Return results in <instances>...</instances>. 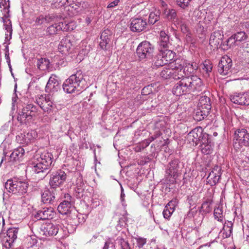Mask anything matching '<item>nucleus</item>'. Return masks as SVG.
I'll return each mask as SVG.
<instances>
[{"label": "nucleus", "mask_w": 249, "mask_h": 249, "mask_svg": "<svg viewBox=\"0 0 249 249\" xmlns=\"http://www.w3.org/2000/svg\"><path fill=\"white\" fill-rule=\"evenodd\" d=\"M152 93V86L148 85L144 87L142 90V94L147 95Z\"/></svg>", "instance_id": "obj_54"}, {"label": "nucleus", "mask_w": 249, "mask_h": 249, "mask_svg": "<svg viewBox=\"0 0 249 249\" xmlns=\"http://www.w3.org/2000/svg\"><path fill=\"white\" fill-rule=\"evenodd\" d=\"M232 38L235 39L236 42H241L247 39L248 36L245 32L240 31L232 35Z\"/></svg>", "instance_id": "obj_42"}, {"label": "nucleus", "mask_w": 249, "mask_h": 249, "mask_svg": "<svg viewBox=\"0 0 249 249\" xmlns=\"http://www.w3.org/2000/svg\"><path fill=\"white\" fill-rule=\"evenodd\" d=\"M55 193L53 189H46L41 195L42 201L44 204H53L55 201Z\"/></svg>", "instance_id": "obj_27"}, {"label": "nucleus", "mask_w": 249, "mask_h": 249, "mask_svg": "<svg viewBox=\"0 0 249 249\" xmlns=\"http://www.w3.org/2000/svg\"><path fill=\"white\" fill-rule=\"evenodd\" d=\"M4 186L9 192L18 196H21L27 193L29 183L22 178H13L8 179Z\"/></svg>", "instance_id": "obj_3"}, {"label": "nucleus", "mask_w": 249, "mask_h": 249, "mask_svg": "<svg viewBox=\"0 0 249 249\" xmlns=\"http://www.w3.org/2000/svg\"><path fill=\"white\" fill-rule=\"evenodd\" d=\"M182 168L179 159H175L171 160L167 165L166 174L171 178L176 179L178 176L179 172Z\"/></svg>", "instance_id": "obj_11"}, {"label": "nucleus", "mask_w": 249, "mask_h": 249, "mask_svg": "<svg viewBox=\"0 0 249 249\" xmlns=\"http://www.w3.org/2000/svg\"><path fill=\"white\" fill-rule=\"evenodd\" d=\"M177 28H179L183 34L188 33L190 32L188 26L187 24V21L183 19H179L176 20L174 24Z\"/></svg>", "instance_id": "obj_37"}, {"label": "nucleus", "mask_w": 249, "mask_h": 249, "mask_svg": "<svg viewBox=\"0 0 249 249\" xmlns=\"http://www.w3.org/2000/svg\"><path fill=\"white\" fill-rule=\"evenodd\" d=\"M55 213L53 208L45 207L38 211L35 214V217L37 220H46L52 219L55 215Z\"/></svg>", "instance_id": "obj_19"}, {"label": "nucleus", "mask_w": 249, "mask_h": 249, "mask_svg": "<svg viewBox=\"0 0 249 249\" xmlns=\"http://www.w3.org/2000/svg\"><path fill=\"white\" fill-rule=\"evenodd\" d=\"M221 174V167L218 165H215L207 178V183L212 186L215 185L218 182Z\"/></svg>", "instance_id": "obj_20"}, {"label": "nucleus", "mask_w": 249, "mask_h": 249, "mask_svg": "<svg viewBox=\"0 0 249 249\" xmlns=\"http://www.w3.org/2000/svg\"><path fill=\"white\" fill-rule=\"evenodd\" d=\"M37 135V132L34 130H31L28 133H20L16 136V141L20 144L26 145L33 142Z\"/></svg>", "instance_id": "obj_12"}, {"label": "nucleus", "mask_w": 249, "mask_h": 249, "mask_svg": "<svg viewBox=\"0 0 249 249\" xmlns=\"http://www.w3.org/2000/svg\"><path fill=\"white\" fill-rule=\"evenodd\" d=\"M147 25L146 19L142 17L134 18L130 19L129 28L133 32L140 33L144 30Z\"/></svg>", "instance_id": "obj_13"}, {"label": "nucleus", "mask_w": 249, "mask_h": 249, "mask_svg": "<svg viewBox=\"0 0 249 249\" xmlns=\"http://www.w3.org/2000/svg\"><path fill=\"white\" fill-rule=\"evenodd\" d=\"M173 212V208L169 207L168 205H166L162 212V214L164 218L166 219L169 220Z\"/></svg>", "instance_id": "obj_49"}, {"label": "nucleus", "mask_w": 249, "mask_h": 249, "mask_svg": "<svg viewBox=\"0 0 249 249\" xmlns=\"http://www.w3.org/2000/svg\"><path fill=\"white\" fill-rule=\"evenodd\" d=\"M163 18L172 21L174 24H175L176 20L179 19L177 17V12L174 9H163Z\"/></svg>", "instance_id": "obj_30"}, {"label": "nucleus", "mask_w": 249, "mask_h": 249, "mask_svg": "<svg viewBox=\"0 0 249 249\" xmlns=\"http://www.w3.org/2000/svg\"><path fill=\"white\" fill-rule=\"evenodd\" d=\"M68 2V0H55L52 3L53 8H59L64 5Z\"/></svg>", "instance_id": "obj_52"}, {"label": "nucleus", "mask_w": 249, "mask_h": 249, "mask_svg": "<svg viewBox=\"0 0 249 249\" xmlns=\"http://www.w3.org/2000/svg\"><path fill=\"white\" fill-rule=\"evenodd\" d=\"M209 135L206 133L203 134L201 140L200 148L203 153L207 155L211 154L212 152V146L211 142L209 141Z\"/></svg>", "instance_id": "obj_25"}, {"label": "nucleus", "mask_w": 249, "mask_h": 249, "mask_svg": "<svg viewBox=\"0 0 249 249\" xmlns=\"http://www.w3.org/2000/svg\"><path fill=\"white\" fill-rule=\"evenodd\" d=\"M232 60L227 56H223L218 65V72L220 74L226 76L232 73Z\"/></svg>", "instance_id": "obj_8"}, {"label": "nucleus", "mask_w": 249, "mask_h": 249, "mask_svg": "<svg viewBox=\"0 0 249 249\" xmlns=\"http://www.w3.org/2000/svg\"><path fill=\"white\" fill-rule=\"evenodd\" d=\"M74 42V36L69 35L64 37L59 44L58 49L64 54H68Z\"/></svg>", "instance_id": "obj_14"}, {"label": "nucleus", "mask_w": 249, "mask_h": 249, "mask_svg": "<svg viewBox=\"0 0 249 249\" xmlns=\"http://www.w3.org/2000/svg\"><path fill=\"white\" fill-rule=\"evenodd\" d=\"M170 67L172 70L171 73V79L181 80L183 77L186 76L181 60L178 59L176 61L175 64L171 63Z\"/></svg>", "instance_id": "obj_15"}, {"label": "nucleus", "mask_w": 249, "mask_h": 249, "mask_svg": "<svg viewBox=\"0 0 249 249\" xmlns=\"http://www.w3.org/2000/svg\"><path fill=\"white\" fill-rule=\"evenodd\" d=\"M232 231V223L231 221L225 222L220 233L223 238H227L231 236Z\"/></svg>", "instance_id": "obj_34"}, {"label": "nucleus", "mask_w": 249, "mask_h": 249, "mask_svg": "<svg viewBox=\"0 0 249 249\" xmlns=\"http://www.w3.org/2000/svg\"><path fill=\"white\" fill-rule=\"evenodd\" d=\"M213 66L211 62L209 60L205 61L203 64L202 70L206 72L207 75H209L210 72L212 71Z\"/></svg>", "instance_id": "obj_47"}, {"label": "nucleus", "mask_w": 249, "mask_h": 249, "mask_svg": "<svg viewBox=\"0 0 249 249\" xmlns=\"http://www.w3.org/2000/svg\"><path fill=\"white\" fill-rule=\"evenodd\" d=\"M37 68L41 71L47 70L50 67V61L48 59L41 58L37 60Z\"/></svg>", "instance_id": "obj_39"}, {"label": "nucleus", "mask_w": 249, "mask_h": 249, "mask_svg": "<svg viewBox=\"0 0 249 249\" xmlns=\"http://www.w3.org/2000/svg\"><path fill=\"white\" fill-rule=\"evenodd\" d=\"M166 66L162 68V70H161L160 75V76L163 79H171V71L172 69L167 68L166 67Z\"/></svg>", "instance_id": "obj_46"}, {"label": "nucleus", "mask_w": 249, "mask_h": 249, "mask_svg": "<svg viewBox=\"0 0 249 249\" xmlns=\"http://www.w3.org/2000/svg\"><path fill=\"white\" fill-rule=\"evenodd\" d=\"M64 198V200L58 205L57 210L61 214L65 215L71 212V209L73 206L75 199L69 194H65Z\"/></svg>", "instance_id": "obj_9"}, {"label": "nucleus", "mask_w": 249, "mask_h": 249, "mask_svg": "<svg viewBox=\"0 0 249 249\" xmlns=\"http://www.w3.org/2000/svg\"><path fill=\"white\" fill-rule=\"evenodd\" d=\"M184 34L186 35V36H185L186 41L188 43L192 42L193 39H192V37L191 36V32H189V33H186V34Z\"/></svg>", "instance_id": "obj_64"}, {"label": "nucleus", "mask_w": 249, "mask_h": 249, "mask_svg": "<svg viewBox=\"0 0 249 249\" xmlns=\"http://www.w3.org/2000/svg\"><path fill=\"white\" fill-rule=\"evenodd\" d=\"M213 215L214 218L217 221L223 222V210L221 207L218 206L214 210Z\"/></svg>", "instance_id": "obj_45"}, {"label": "nucleus", "mask_w": 249, "mask_h": 249, "mask_svg": "<svg viewBox=\"0 0 249 249\" xmlns=\"http://www.w3.org/2000/svg\"><path fill=\"white\" fill-rule=\"evenodd\" d=\"M37 111V107L34 105L32 104L25 105L21 110L19 111L18 120L20 121L21 122L23 121L25 123L31 122L33 117L36 116Z\"/></svg>", "instance_id": "obj_5"}, {"label": "nucleus", "mask_w": 249, "mask_h": 249, "mask_svg": "<svg viewBox=\"0 0 249 249\" xmlns=\"http://www.w3.org/2000/svg\"><path fill=\"white\" fill-rule=\"evenodd\" d=\"M77 192L78 193H81L84 190L83 187L84 186V184L82 181V178H78L76 183Z\"/></svg>", "instance_id": "obj_55"}, {"label": "nucleus", "mask_w": 249, "mask_h": 249, "mask_svg": "<svg viewBox=\"0 0 249 249\" xmlns=\"http://www.w3.org/2000/svg\"><path fill=\"white\" fill-rule=\"evenodd\" d=\"M45 22L44 16L43 15H40L36 20V23L38 25H41Z\"/></svg>", "instance_id": "obj_61"}, {"label": "nucleus", "mask_w": 249, "mask_h": 249, "mask_svg": "<svg viewBox=\"0 0 249 249\" xmlns=\"http://www.w3.org/2000/svg\"><path fill=\"white\" fill-rule=\"evenodd\" d=\"M114 247V243L110 240H107L105 243L103 249H109V248H113Z\"/></svg>", "instance_id": "obj_58"}, {"label": "nucleus", "mask_w": 249, "mask_h": 249, "mask_svg": "<svg viewBox=\"0 0 249 249\" xmlns=\"http://www.w3.org/2000/svg\"><path fill=\"white\" fill-rule=\"evenodd\" d=\"M166 64L163 61V59L161 58L160 59H157L154 63L153 65L154 67H159L160 66H163L166 65Z\"/></svg>", "instance_id": "obj_57"}, {"label": "nucleus", "mask_w": 249, "mask_h": 249, "mask_svg": "<svg viewBox=\"0 0 249 249\" xmlns=\"http://www.w3.org/2000/svg\"><path fill=\"white\" fill-rule=\"evenodd\" d=\"M172 92L176 96H181L192 93L188 76L183 77L174 87Z\"/></svg>", "instance_id": "obj_6"}, {"label": "nucleus", "mask_w": 249, "mask_h": 249, "mask_svg": "<svg viewBox=\"0 0 249 249\" xmlns=\"http://www.w3.org/2000/svg\"><path fill=\"white\" fill-rule=\"evenodd\" d=\"M209 113V111L202 109V110L197 107V110L195 116V119L197 121H200L206 117Z\"/></svg>", "instance_id": "obj_41"}, {"label": "nucleus", "mask_w": 249, "mask_h": 249, "mask_svg": "<svg viewBox=\"0 0 249 249\" xmlns=\"http://www.w3.org/2000/svg\"><path fill=\"white\" fill-rule=\"evenodd\" d=\"M87 87V82L84 78V75L81 71H77L65 80L63 84V89L65 92L71 93L80 92Z\"/></svg>", "instance_id": "obj_2"}, {"label": "nucleus", "mask_w": 249, "mask_h": 249, "mask_svg": "<svg viewBox=\"0 0 249 249\" xmlns=\"http://www.w3.org/2000/svg\"><path fill=\"white\" fill-rule=\"evenodd\" d=\"M224 35L221 30H217L212 33L209 39V44L214 48H218L223 44Z\"/></svg>", "instance_id": "obj_22"}, {"label": "nucleus", "mask_w": 249, "mask_h": 249, "mask_svg": "<svg viewBox=\"0 0 249 249\" xmlns=\"http://www.w3.org/2000/svg\"><path fill=\"white\" fill-rule=\"evenodd\" d=\"M60 88L58 77L54 74L50 76L46 86V90L50 92L57 91Z\"/></svg>", "instance_id": "obj_26"}, {"label": "nucleus", "mask_w": 249, "mask_h": 249, "mask_svg": "<svg viewBox=\"0 0 249 249\" xmlns=\"http://www.w3.org/2000/svg\"><path fill=\"white\" fill-rule=\"evenodd\" d=\"M188 77L192 93L196 94L203 90L204 85L199 77L196 75H191L188 76Z\"/></svg>", "instance_id": "obj_16"}, {"label": "nucleus", "mask_w": 249, "mask_h": 249, "mask_svg": "<svg viewBox=\"0 0 249 249\" xmlns=\"http://www.w3.org/2000/svg\"><path fill=\"white\" fill-rule=\"evenodd\" d=\"M200 132V134L198 135L197 132L199 131V129H194L190 132L187 135V139L190 142H192L193 143L196 144H197V142L199 141H200V135H201V130Z\"/></svg>", "instance_id": "obj_36"}, {"label": "nucleus", "mask_w": 249, "mask_h": 249, "mask_svg": "<svg viewBox=\"0 0 249 249\" xmlns=\"http://www.w3.org/2000/svg\"><path fill=\"white\" fill-rule=\"evenodd\" d=\"M53 160V154L44 151L41 154L36 155L32 162V171L35 174H40L44 178L51 171Z\"/></svg>", "instance_id": "obj_1"}, {"label": "nucleus", "mask_w": 249, "mask_h": 249, "mask_svg": "<svg viewBox=\"0 0 249 249\" xmlns=\"http://www.w3.org/2000/svg\"><path fill=\"white\" fill-rule=\"evenodd\" d=\"M111 32L108 29H106L102 32L100 36V42L99 46L101 49L107 51L110 48L109 42L110 39L109 36H111Z\"/></svg>", "instance_id": "obj_24"}, {"label": "nucleus", "mask_w": 249, "mask_h": 249, "mask_svg": "<svg viewBox=\"0 0 249 249\" xmlns=\"http://www.w3.org/2000/svg\"><path fill=\"white\" fill-rule=\"evenodd\" d=\"M161 52V57L166 64H169L170 66H171V63L175 64V61L178 60L176 59L171 61L174 58L175 53L170 50L166 49L164 51Z\"/></svg>", "instance_id": "obj_29"}, {"label": "nucleus", "mask_w": 249, "mask_h": 249, "mask_svg": "<svg viewBox=\"0 0 249 249\" xmlns=\"http://www.w3.org/2000/svg\"><path fill=\"white\" fill-rule=\"evenodd\" d=\"M60 30L58 29V23L53 24L47 28V32L50 35H54L57 33Z\"/></svg>", "instance_id": "obj_50"}, {"label": "nucleus", "mask_w": 249, "mask_h": 249, "mask_svg": "<svg viewBox=\"0 0 249 249\" xmlns=\"http://www.w3.org/2000/svg\"><path fill=\"white\" fill-rule=\"evenodd\" d=\"M74 28V23L73 22L64 21L58 23V29L60 31L68 32L73 30Z\"/></svg>", "instance_id": "obj_38"}, {"label": "nucleus", "mask_w": 249, "mask_h": 249, "mask_svg": "<svg viewBox=\"0 0 249 249\" xmlns=\"http://www.w3.org/2000/svg\"><path fill=\"white\" fill-rule=\"evenodd\" d=\"M24 154V149L22 147H18L12 152L10 158L13 159L14 160H16L21 158Z\"/></svg>", "instance_id": "obj_40"}, {"label": "nucleus", "mask_w": 249, "mask_h": 249, "mask_svg": "<svg viewBox=\"0 0 249 249\" xmlns=\"http://www.w3.org/2000/svg\"><path fill=\"white\" fill-rule=\"evenodd\" d=\"M234 140H235L240 146L249 147V133L244 128H239L235 130Z\"/></svg>", "instance_id": "obj_10"}, {"label": "nucleus", "mask_w": 249, "mask_h": 249, "mask_svg": "<svg viewBox=\"0 0 249 249\" xmlns=\"http://www.w3.org/2000/svg\"><path fill=\"white\" fill-rule=\"evenodd\" d=\"M60 226L51 222L43 224L41 227V231L45 236H53L59 233Z\"/></svg>", "instance_id": "obj_18"}, {"label": "nucleus", "mask_w": 249, "mask_h": 249, "mask_svg": "<svg viewBox=\"0 0 249 249\" xmlns=\"http://www.w3.org/2000/svg\"><path fill=\"white\" fill-rule=\"evenodd\" d=\"M181 63L183 66V70L185 71L186 76H190L189 74L193 73L198 69V65L196 62L185 63L184 61L181 60Z\"/></svg>", "instance_id": "obj_32"}, {"label": "nucleus", "mask_w": 249, "mask_h": 249, "mask_svg": "<svg viewBox=\"0 0 249 249\" xmlns=\"http://www.w3.org/2000/svg\"><path fill=\"white\" fill-rule=\"evenodd\" d=\"M197 107L210 111L212 107V103L210 98L207 95H202L199 98Z\"/></svg>", "instance_id": "obj_28"}, {"label": "nucleus", "mask_w": 249, "mask_h": 249, "mask_svg": "<svg viewBox=\"0 0 249 249\" xmlns=\"http://www.w3.org/2000/svg\"><path fill=\"white\" fill-rule=\"evenodd\" d=\"M154 53V47L148 41L140 43L136 49V55L140 61L146 60L152 58Z\"/></svg>", "instance_id": "obj_4"}, {"label": "nucleus", "mask_w": 249, "mask_h": 249, "mask_svg": "<svg viewBox=\"0 0 249 249\" xmlns=\"http://www.w3.org/2000/svg\"><path fill=\"white\" fill-rule=\"evenodd\" d=\"M67 178V175L62 170H58L53 172L50 175L49 184L51 189H54L62 185Z\"/></svg>", "instance_id": "obj_7"}, {"label": "nucleus", "mask_w": 249, "mask_h": 249, "mask_svg": "<svg viewBox=\"0 0 249 249\" xmlns=\"http://www.w3.org/2000/svg\"><path fill=\"white\" fill-rule=\"evenodd\" d=\"M120 2V0H115L111 2H110L107 6V8H113L115 6H117L119 2Z\"/></svg>", "instance_id": "obj_63"}, {"label": "nucleus", "mask_w": 249, "mask_h": 249, "mask_svg": "<svg viewBox=\"0 0 249 249\" xmlns=\"http://www.w3.org/2000/svg\"><path fill=\"white\" fill-rule=\"evenodd\" d=\"M44 18L45 23H49L53 21L55 18V17L53 15H48L44 16Z\"/></svg>", "instance_id": "obj_60"}, {"label": "nucleus", "mask_w": 249, "mask_h": 249, "mask_svg": "<svg viewBox=\"0 0 249 249\" xmlns=\"http://www.w3.org/2000/svg\"><path fill=\"white\" fill-rule=\"evenodd\" d=\"M0 7L3 12L4 16L2 18V21L5 23V19L9 17V8L10 7L9 0H1L0 1Z\"/></svg>", "instance_id": "obj_35"}, {"label": "nucleus", "mask_w": 249, "mask_h": 249, "mask_svg": "<svg viewBox=\"0 0 249 249\" xmlns=\"http://www.w3.org/2000/svg\"><path fill=\"white\" fill-rule=\"evenodd\" d=\"M135 239L137 242V245L139 248H142L146 243V239L141 237H135Z\"/></svg>", "instance_id": "obj_53"}, {"label": "nucleus", "mask_w": 249, "mask_h": 249, "mask_svg": "<svg viewBox=\"0 0 249 249\" xmlns=\"http://www.w3.org/2000/svg\"><path fill=\"white\" fill-rule=\"evenodd\" d=\"M192 0H176L177 4L182 9L187 7Z\"/></svg>", "instance_id": "obj_51"}, {"label": "nucleus", "mask_w": 249, "mask_h": 249, "mask_svg": "<svg viewBox=\"0 0 249 249\" xmlns=\"http://www.w3.org/2000/svg\"><path fill=\"white\" fill-rule=\"evenodd\" d=\"M231 101L239 105H249V94L247 93H235L230 96Z\"/></svg>", "instance_id": "obj_21"}, {"label": "nucleus", "mask_w": 249, "mask_h": 249, "mask_svg": "<svg viewBox=\"0 0 249 249\" xmlns=\"http://www.w3.org/2000/svg\"><path fill=\"white\" fill-rule=\"evenodd\" d=\"M9 21L8 24H6L4 23V25L5 26V30H7V32L9 33V35L10 36V38H11L12 33V29L11 22L9 20H8Z\"/></svg>", "instance_id": "obj_59"}, {"label": "nucleus", "mask_w": 249, "mask_h": 249, "mask_svg": "<svg viewBox=\"0 0 249 249\" xmlns=\"http://www.w3.org/2000/svg\"><path fill=\"white\" fill-rule=\"evenodd\" d=\"M236 42L232 38V35L225 42H224L222 45L224 47V49H228L235 45Z\"/></svg>", "instance_id": "obj_48"}, {"label": "nucleus", "mask_w": 249, "mask_h": 249, "mask_svg": "<svg viewBox=\"0 0 249 249\" xmlns=\"http://www.w3.org/2000/svg\"><path fill=\"white\" fill-rule=\"evenodd\" d=\"M37 104L40 108L44 111L48 113H50L52 111L54 105L50 100L49 96L47 95H41L36 99Z\"/></svg>", "instance_id": "obj_17"}, {"label": "nucleus", "mask_w": 249, "mask_h": 249, "mask_svg": "<svg viewBox=\"0 0 249 249\" xmlns=\"http://www.w3.org/2000/svg\"><path fill=\"white\" fill-rule=\"evenodd\" d=\"M18 229L16 228H9L7 231V236L5 237L6 241L4 246L6 248H10L17 238Z\"/></svg>", "instance_id": "obj_23"}, {"label": "nucleus", "mask_w": 249, "mask_h": 249, "mask_svg": "<svg viewBox=\"0 0 249 249\" xmlns=\"http://www.w3.org/2000/svg\"><path fill=\"white\" fill-rule=\"evenodd\" d=\"M37 240L35 236H27L23 241L24 246L27 249H36Z\"/></svg>", "instance_id": "obj_33"}, {"label": "nucleus", "mask_w": 249, "mask_h": 249, "mask_svg": "<svg viewBox=\"0 0 249 249\" xmlns=\"http://www.w3.org/2000/svg\"><path fill=\"white\" fill-rule=\"evenodd\" d=\"M159 43L160 47L165 49L168 48L171 44L169 36L164 31L160 32Z\"/></svg>", "instance_id": "obj_31"}, {"label": "nucleus", "mask_w": 249, "mask_h": 249, "mask_svg": "<svg viewBox=\"0 0 249 249\" xmlns=\"http://www.w3.org/2000/svg\"><path fill=\"white\" fill-rule=\"evenodd\" d=\"M119 242L121 246L122 249H131L129 246V244L128 243L127 241H126L124 239L121 238L120 239Z\"/></svg>", "instance_id": "obj_56"}, {"label": "nucleus", "mask_w": 249, "mask_h": 249, "mask_svg": "<svg viewBox=\"0 0 249 249\" xmlns=\"http://www.w3.org/2000/svg\"><path fill=\"white\" fill-rule=\"evenodd\" d=\"M160 12L159 11L152 12L150 13L148 18V23L149 24H154L160 19Z\"/></svg>", "instance_id": "obj_43"}, {"label": "nucleus", "mask_w": 249, "mask_h": 249, "mask_svg": "<svg viewBox=\"0 0 249 249\" xmlns=\"http://www.w3.org/2000/svg\"><path fill=\"white\" fill-rule=\"evenodd\" d=\"M139 144L140 146H141V148L143 149L147 147L149 145L150 143L148 142L146 139H145L142 142H139Z\"/></svg>", "instance_id": "obj_62"}, {"label": "nucleus", "mask_w": 249, "mask_h": 249, "mask_svg": "<svg viewBox=\"0 0 249 249\" xmlns=\"http://www.w3.org/2000/svg\"><path fill=\"white\" fill-rule=\"evenodd\" d=\"M211 204L212 203L209 200H206L202 203L200 211L204 213H210L212 210Z\"/></svg>", "instance_id": "obj_44"}]
</instances>
